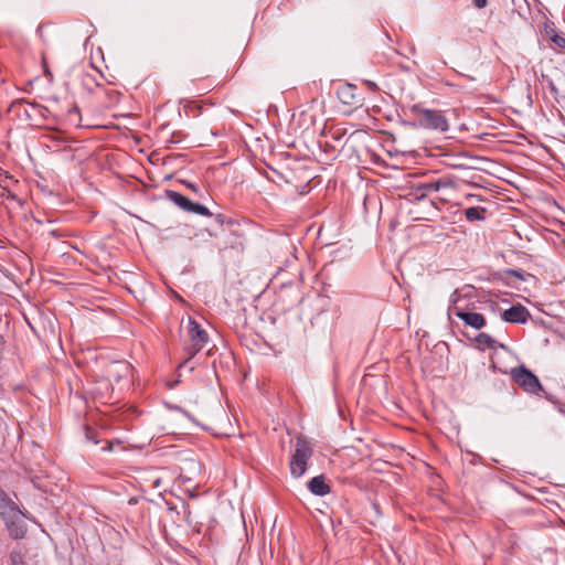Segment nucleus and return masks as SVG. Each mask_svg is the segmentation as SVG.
Masks as SVG:
<instances>
[{"instance_id": "obj_4", "label": "nucleus", "mask_w": 565, "mask_h": 565, "mask_svg": "<svg viewBox=\"0 0 565 565\" xmlns=\"http://www.w3.org/2000/svg\"><path fill=\"white\" fill-rule=\"evenodd\" d=\"M311 455L312 448L310 444L305 438L299 437L290 460V472L295 478H299L305 475L307 470V461Z\"/></svg>"}, {"instance_id": "obj_3", "label": "nucleus", "mask_w": 565, "mask_h": 565, "mask_svg": "<svg viewBox=\"0 0 565 565\" xmlns=\"http://www.w3.org/2000/svg\"><path fill=\"white\" fill-rule=\"evenodd\" d=\"M459 294L458 291H454L450 296V306L448 308V315L451 316H456L458 317L459 319H461L466 326L468 327H471L476 330H480L482 329L486 324H487V321H486V318L483 317V315L481 313H478V312H471V311H467L460 307L457 306L458 301H459Z\"/></svg>"}, {"instance_id": "obj_1", "label": "nucleus", "mask_w": 565, "mask_h": 565, "mask_svg": "<svg viewBox=\"0 0 565 565\" xmlns=\"http://www.w3.org/2000/svg\"><path fill=\"white\" fill-rule=\"evenodd\" d=\"M411 111L417 118L420 127L440 131L448 130V121L440 110L427 109L415 104L411 107Z\"/></svg>"}, {"instance_id": "obj_8", "label": "nucleus", "mask_w": 565, "mask_h": 565, "mask_svg": "<svg viewBox=\"0 0 565 565\" xmlns=\"http://www.w3.org/2000/svg\"><path fill=\"white\" fill-rule=\"evenodd\" d=\"M167 198L180 209L189 212L192 201L175 191H167Z\"/></svg>"}, {"instance_id": "obj_20", "label": "nucleus", "mask_w": 565, "mask_h": 565, "mask_svg": "<svg viewBox=\"0 0 565 565\" xmlns=\"http://www.w3.org/2000/svg\"><path fill=\"white\" fill-rule=\"evenodd\" d=\"M548 86H550V89H551V92H552L553 94H556V93H557V88H556V86L554 85V83H553V82H550Z\"/></svg>"}, {"instance_id": "obj_16", "label": "nucleus", "mask_w": 565, "mask_h": 565, "mask_svg": "<svg viewBox=\"0 0 565 565\" xmlns=\"http://www.w3.org/2000/svg\"><path fill=\"white\" fill-rule=\"evenodd\" d=\"M105 96L109 100V104L114 105V104H117L119 102L120 93L118 90H116V89H106L105 90Z\"/></svg>"}, {"instance_id": "obj_13", "label": "nucleus", "mask_w": 565, "mask_h": 565, "mask_svg": "<svg viewBox=\"0 0 565 565\" xmlns=\"http://www.w3.org/2000/svg\"><path fill=\"white\" fill-rule=\"evenodd\" d=\"M190 213L200 214L203 216H211L212 213L209 211V209L200 203L192 202L191 207L189 210Z\"/></svg>"}, {"instance_id": "obj_11", "label": "nucleus", "mask_w": 565, "mask_h": 565, "mask_svg": "<svg viewBox=\"0 0 565 565\" xmlns=\"http://www.w3.org/2000/svg\"><path fill=\"white\" fill-rule=\"evenodd\" d=\"M483 211H484L483 209H479V207H469L465 211V216L470 222H473L477 220H483L484 218L482 215Z\"/></svg>"}, {"instance_id": "obj_6", "label": "nucleus", "mask_w": 565, "mask_h": 565, "mask_svg": "<svg viewBox=\"0 0 565 565\" xmlns=\"http://www.w3.org/2000/svg\"><path fill=\"white\" fill-rule=\"evenodd\" d=\"M530 317V311L520 303L504 310L501 315L502 320L510 323H525Z\"/></svg>"}, {"instance_id": "obj_17", "label": "nucleus", "mask_w": 565, "mask_h": 565, "mask_svg": "<svg viewBox=\"0 0 565 565\" xmlns=\"http://www.w3.org/2000/svg\"><path fill=\"white\" fill-rule=\"evenodd\" d=\"M551 40L558 47L565 49V36L564 35L554 33L553 35H551Z\"/></svg>"}, {"instance_id": "obj_7", "label": "nucleus", "mask_w": 565, "mask_h": 565, "mask_svg": "<svg viewBox=\"0 0 565 565\" xmlns=\"http://www.w3.org/2000/svg\"><path fill=\"white\" fill-rule=\"evenodd\" d=\"M308 489L309 491L315 494V495H318V497H323L328 493H330L331 491V488L330 486L326 482V478L323 475H320V476H317V477H313L309 482H308Z\"/></svg>"}, {"instance_id": "obj_23", "label": "nucleus", "mask_w": 565, "mask_h": 565, "mask_svg": "<svg viewBox=\"0 0 565 565\" xmlns=\"http://www.w3.org/2000/svg\"><path fill=\"white\" fill-rule=\"evenodd\" d=\"M216 221L222 224L223 223V215L222 214H217L216 215Z\"/></svg>"}, {"instance_id": "obj_22", "label": "nucleus", "mask_w": 565, "mask_h": 565, "mask_svg": "<svg viewBox=\"0 0 565 565\" xmlns=\"http://www.w3.org/2000/svg\"><path fill=\"white\" fill-rule=\"evenodd\" d=\"M510 274L515 276V277H519V278L522 277V275L519 271H516V270H510Z\"/></svg>"}, {"instance_id": "obj_21", "label": "nucleus", "mask_w": 565, "mask_h": 565, "mask_svg": "<svg viewBox=\"0 0 565 565\" xmlns=\"http://www.w3.org/2000/svg\"><path fill=\"white\" fill-rule=\"evenodd\" d=\"M340 137H341V135L338 132V130H337V131H334V132H332V138H333L334 140H339V139H340Z\"/></svg>"}, {"instance_id": "obj_24", "label": "nucleus", "mask_w": 565, "mask_h": 565, "mask_svg": "<svg viewBox=\"0 0 565 565\" xmlns=\"http://www.w3.org/2000/svg\"><path fill=\"white\" fill-rule=\"evenodd\" d=\"M186 185H188L191 190H193V191H195V190H196L195 185H194V184H192V183H190V182H189V183H186Z\"/></svg>"}, {"instance_id": "obj_12", "label": "nucleus", "mask_w": 565, "mask_h": 565, "mask_svg": "<svg viewBox=\"0 0 565 565\" xmlns=\"http://www.w3.org/2000/svg\"><path fill=\"white\" fill-rule=\"evenodd\" d=\"M12 565H26L25 555L21 550H13L10 554Z\"/></svg>"}, {"instance_id": "obj_10", "label": "nucleus", "mask_w": 565, "mask_h": 565, "mask_svg": "<svg viewBox=\"0 0 565 565\" xmlns=\"http://www.w3.org/2000/svg\"><path fill=\"white\" fill-rule=\"evenodd\" d=\"M67 121L75 126V127H81L82 124V117H81V110L78 108L77 105H73L68 110H67Z\"/></svg>"}, {"instance_id": "obj_9", "label": "nucleus", "mask_w": 565, "mask_h": 565, "mask_svg": "<svg viewBox=\"0 0 565 565\" xmlns=\"http://www.w3.org/2000/svg\"><path fill=\"white\" fill-rule=\"evenodd\" d=\"M475 341L477 342L478 347L482 350L494 349L497 345V341L491 335L484 332H481L478 335H476Z\"/></svg>"}, {"instance_id": "obj_14", "label": "nucleus", "mask_w": 565, "mask_h": 565, "mask_svg": "<svg viewBox=\"0 0 565 565\" xmlns=\"http://www.w3.org/2000/svg\"><path fill=\"white\" fill-rule=\"evenodd\" d=\"M10 534L13 539H22L25 534V530L21 525H17L12 522L9 526Z\"/></svg>"}, {"instance_id": "obj_15", "label": "nucleus", "mask_w": 565, "mask_h": 565, "mask_svg": "<svg viewBox=\"0 0 565 565\" xmlns=\"http://www.w3.org/2000/svg\"><path fill=\"white\" fill-rule=\"evenodd\" d=\"M446 186V182L440 180L434 182H426L422 185V188L428 192L439 191L440 188Z\"/></svg>"}, {"instance_id": "obj_25", "label": "nucleus", "mask_w": 565, "mask_h": 565, "mask_svg": "<svg viewBox=\"0 0 565 565\" xmlns=\"http://www.w3.org/2000/svg\"><path fill=\"white\" fill-rule=\"evenodd\" d=\"M370 87H376L375 83H371Z\"/></svg>"}, {"instance_id": "obj_18", "label": "nucleus", "mask_w": 565, "mask_h": 565, "mask_svg": "<svg viewBox=\"0 0 565 565\" xmlns=\"http://www.w3.org/2000/svg\"><path fill=\"white\" fill-rule=\"evenodd\" d=\"M117 370V372H121V371H125V372H128L129 371V365L128 364H125V363H117L114 365Z\"/></svg>"}, {"instance_id": "obj_26", "label": "nucleus", "mask_w": 565, "mask_h": 565, "mask_svg": "<svg viewBox=\"0 0 565 565\" xmlns=\"http://www.w3.org/2000/svg\"><path fill=\"white\" fill-rule=\"evenodd\" d=\"M370 87H376L375 83H371Z\"/></svg>"}, {"instance_id": "obj_5", "label": "nucleus", "mask_w": 565, "mask_h": 565, "mask_svg": "<svg viewBox=\"0 0 565 565\" xmlns=\"http://www.w3.org/2000/svg\"><path fill=\"white\" fill-rule=\"evenodd\" d=\"M511 377L527 393H537L542 390V385L537 376L523 365L512 369Z\"/></svg>"}, {"instance_id": "obj_2", "label": "nucleus", "mask_w": 565, "mask_h": 565, "mask_svg": "<svg viewBox=\"0 0 565 565\" xmlns=\"http://www.w3.org/2000/svg\"><path fill=\"white\" fill-rule=\"evenodd\" d=\"M186 337L189 343L184 345L186 360L193 359L209 342V334L194 319L189 318L186 324Z\"/></svg>"}, {"instance_id": "obj_19", "label": "nucleus", "mask_w": 565, "mask_h": 565, "mask_svg": "<svg viewBox=\"0 0 565 565\" xmlns=\"http://www.w3.org/2000/svg\"><path fill=\"white\" fill-rule=\"evenodd\" d=\"M472 2L478 9H482L487 6V0H472Z\"/></svg>"}]
</instances>
